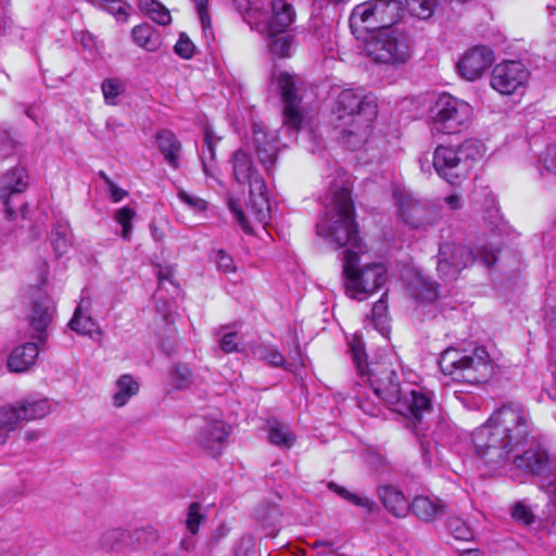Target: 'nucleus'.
Returning <instances> with one entry per match:
<instances>
[{"label": "nucleus", "mask_w": 556, "mask_h": 556, "mask_svg": "<svg viewBox=\"0 0 556 556\" xmlns=\"http://www.w3.org/2000/svg\"><path fill=\"white\" fill-rule=\"evenodd\" d=\"M255 518L266 530V535L274 536L278 531L281 511L277 505H260L256 509Z\"/></svg>", "instance_id": "nucleus-32"}, {"label": "nucleus", "mask_w": 556, "mask_h": 556, "mask_svg": "<svg viewBox=\"0 0 556 556\" xmlns=\"http://www.w3.org/2000/svg\"><path fill=\"white\" fill-rule=\"evenodd\" d=\"M472 115V108L465 101L450 94L441 96L431 116V131L433 134H458L468 127Z\"/></svg>", "instance_id": "nucleus-9"}, {"label": "nucleus", "mask_w": 556, "mask_h": 556, "mask_svg": "<svg viewBox=\"0 0 556 556\" xmlns=\"http://www.w3.org/2000/svg\"><path fill=\"white\" fill-rule=\"evenodd\" d=\"M55 306L53 300L46 293L39 291L34 300L29 324L33 330L38 332L36 339L43 343L47 338L46 330L53 320Z\"/></svg>", "instance_id": "nucleus-20"}, {"label": "nucleus", "mask_w": 556, "mask_h": 556, "mask_svg": "<svg viewBox=\"0 0 556 556\" xmlns=\"http://www.w3.org/2000/svg\"><path fill=\"white\" fill-rule=\"evenodd\" d=\"M213 260L218 268V270L229 274L236 271V265L232 257L227 254L224 250H218L215 252Z\"/></svg>", "instance_id": "nucleus-48"}, {"label": "nucleus", "mask_w": 556, "mask_h": 556, "mask_svg": "<svg viewBox=\"0 0 556 556\" xmlns=\"http://www.w3.org/2000/svg\"><path fill=\"white\" fill-rule=\"evenodd\" d=\"M399 0H367L354 7L350 15L353 34L389 29L401 16Z\"/></svg>", "instance_id": "nucleus-8"}, {"label": "nucleus", "mask_w": 556, "mask_h": 556, "mask_svg": "<svg viewBox=\"0 0 556 556\" xmlns=\"http://www.w3.org/2000/svg\"><path fill=\"white\" fill-rule=\"evenodd\" d=\"M229 210L231 211V213L233 214V217L236 218L237 223L241 226V228L243 229V231H245L247 233H251L252 232V229L247 220V217L242 211V208L240 207V205L231 200L229 201Z\"/></svg>", "instance_id": "nucleus-54"}, {"label": "nucleus", "mask_w": 556, "mask_h": 556, "mask_svg": "<svg viewBox=\"0 0 556 556\" xmlns=\"http://www.w3.org/2000/svg\"><path fill=\"white\" fill-rule=\"evenodd\" d=\"M139 392V383L132 376L122 375L115 382V391L112 396V404L115 407L125 406L128 401Z\"/></svg>", "instance_id": "nucleus-29"}, {"label": "nucleus", "mask_w": 556, "mask_h": 556, "mask_svg": "<svg viewBox=\"0 0 556 556\" xmlns=\"http://www.w3.org/2000/svg\"><path fill=\"white\" fill-rule=\"evenodd\" d=\"M445 203L452 208L457 210L462 205L460 198L457 194H451L445 198Z\"/></svg>", "instance_id": "nucleus-64"}, {"label": "nucleus", "mask_w": 556, "mask_h": 556, "mask_svg": "<svg viewBox=\"0 0 556 556\" xmlns=\"http://www.w3.org/2000/svg\"><path fill=\"white\" fill-rule=\"evenodd\" d=\"M51 410L48 399L28 396L17 405L0 407V445L9 440L23 420L29 421L47 416Z\"/></svg>", "instance_id": "nucleus-11"}, {"label": "nucleus", "mask_w": 556, "mask_h": 556, "mask_svg": "<svg viewBox=\"0 0 556 556\" xmlns=\"http://www.w3.org/2000/svg\"><path fill=\"white\" fill-rule=\"evenodd\" d=\"M268 49L270 53L279 58H288L291 55L293 47V36L285 33H267Z\"/></svg>", "instance_id": "nucleus-37"}, {"label": "nucleus", "mask_w": 556, "mask_h": 556, "mask_svg": "<svg viewBox=\"0 0 556 556\" xmlns=\"http://www.w3.org/2000/svg\"><path fill=\"white\" fill-rule=\"evenodd\" d=\"M75 39L78 40L85 49H90L94 45V38L89 31H77Z\"/></svg>", "instance_id": "nucleus-61"}, {"label": "nucleus", "mask_w": 556, "mask_h": 556, "mask_svg": "<svg viewBox=\"0 0 556 556\" xmlns=\"http://www.w3.org/2000/svg\"><path fill=\"white\" fill-rule=\"evenodd\" d=\"M230 432V427L224 420L213 417H202L194 434L195 443L203 450L216 455Z\"/></svg>", "instance_id": "nucleus-16"}, {"label": "nucleus", "mask_w": 556, "mask_h": 556, "mask_svg": "<svg viewBox=\"0 0 556 556\" xmlns=\"http://www.w3.org/2000/svg\"><path fill=\"white\" fill-rule=\"evenodd\" d=\"M197 540L194 535L185 536L179 543V549L186 553H191L195 549Z\"/></svg>", "instance_id": "nucleus-62"}, {"label": "nucleus", "mask_w": 556, "mask_h": 556, "mask_svg": "<svg viewBox=\"0 0 556 556\" xmlns=\"http://www.w3.org/2000/svg\"><path fill=\"white\" fill-rule=\"evenodd\" d=\"M194 45L184 34L180 35L177 43L175 45V52L184 59H190L193 54Z\"/></svg>", "instance_id": "nucleus-53"}, {"label": "nucleus", "mask_w": 556, "mask_h": 556, "mask_svg": "<svg viewBox=\"0 0 556 556\" xmlns=\"http://www.w3.org/2000/svg\"><path fill=\"white\" fill-rule=\"evenodd\" d=\"M91 307V301L87 298H83L78 303L73 317L68 321V327L74 332L80 336H88L93 338V334L102 336V331L98 327L97 321L91 318L89 312Z\"/></svg>", "instance_id": "nucleus-21"}, {"label": "nucleus", "mask_w": 556, "mask_h": 556, "mask_svg": "<svg viewBox=\"0 0 556 556\" xmlns=\"http://www.w3.org/2000/svg\"><path fill=\"white\" fill-rule=\"evenodd\" d=\"M88 2L115 17L117 23H126L132 7L124 0H88Z\"/></svg>", "instance_id": "nucleus-31"}, {"label": "nucleus", "mask_w": 556, "mask_h": 556, "mask_svg": "<svg viewBox=\"0 0 556 556\" xmlns=\"http://www.w3.org/2000/svg\"><path fill=\"white\" fill-rule=\"evenodd\" d=\"M531 432L532 422L525 406L517 402L506 403L472 433L476 454L486 467L497 469L528 441Z\"/></svg>", "instance_id": "nucleus-3"}, {"label": "nucleus", "mask_w": 556, "mask_h": 556, "mask_svg": "<svg viewBox=\"0 0 556 556\" xmlns=\"http://www.w3.org/2000/svg\"><path fill=\"white\" fill-rule=\"evenodd\" d=\"M439 0H406V7L412 15L426 20L433 14Z\"/></svg>", "instance_id": "nucleus-44"}, {"label": "nucleus", "mask_w": 556, "mask_h": 556, "mask_svg": "<svg viewBox=\"0 0 556 556\" xmlns=\"http://www.w3.org/2000/svg\"><path fill=\"white\" fill-rule=\"evenodd\" d=\"M511 516L516 521L521 522L523 525L532 523L534 518L531 509L521 503H518L513 507Z\"/></svg>", "instance_id": "nucleus-52"}, {"label": "nucleus", "mask_w": 556, "mask_h": 556, "mask_svg": "<svg viewBox=\"0 0 556 556\" xmlns=\"http://www.w3.org/2000/svg\"><path fill=\"white\" fill-rule=\"evenodd\" d=\"M99 175L104 180V182L109 187L110 195L113 202H119L124 199V197L127 194L125 190L117 187L111 178L103 172H100Z\"/></svg>", "instance_id": "nucleus-55"}, {"label": "nucleus", "mask_w": 556, "mask_h": 556, "mask_svg": "<svg viewBox=\"0 0 556 556\" xmlns=\"http://www.w3.org/2000/svg\"><path fill=\"white\" fill-rule=\"evenodd\" d=\"M13 149L14 143L10 137V134L4 129H0V154L9 155Z\"/></svg>", "instance_id": "nucleus-59"}, {"label": "nucleus", "mask_w": 556, "mask_h": 556, "mask_svg": "<svg viewBox=\"0 0 556 556\" xmlns=\"http://www.w3.org/2000/svg\"><path fill=\"white\" fill-rule=\"evenodd\" d=\"M294 18L295 12L289 2L286 0H273L271 15L264 24V30L271 34L285 33Z\"/></svg>", "instance_id": "nucleus-22"}, {"label": "nucleus", "mask_w": 556, "mask_h": 556, "mask_svg": "<svg viewBox=\"0 0 556 556\" xmlns=\"http://www.w3.org/2000/svg\"><path fill=\"white\" fill-rule=\"evenodd\" d=\"M277 84L283 102V125L290 131H299L303 123L301 110L302 99L296 93L294 77L289 73H280Z\"/></svg>", "instance_id": "nucleus-15"}, {"label": "nucleus", "mask_w": 556, "mask_h": 556, "mask_svg": "<svg viewBox=\"0 0 556 556\" xmlns=\"http://www.w3.org/2000/svg\"><path fill=\"white\" fill-rule=\"evenodd\" d=\"M170 384L176 390H187L195 382V377L188 364H176L169 370Z\"/></svg>", "instance_id": "nucleus-35"}, {"label": "nucleus", "mask_w": 556, "mask_h": 556, "mask_svg": "<svg viewBox=\"0 0 556 556\" xmlns=\"http://www.w3.org/2000/svg\"><path fill=\"white\" fill-rule=\"evenodd\" d=\"M100 543L101 547L106 551H121L131 547L129 532L122 529L108 530L102 534Z\"/></svg>", "instance_id": "nucleus-34"}, {"label": "nucleus", "mask_w": 556, "mask_h": 556, "mask_svg": "<svg viewBox=\"0 0 556 556\" xmlns=\"http://www.w3.org/2000/svg\"><path fill=\"white\" fill-rule=\"evenodd\" d=\"M367 55L376 63L399 66L410 59V49L403 37L389 29L372 33L365 42Z\"/></svg>", "instance_id": "nucleus-10"}, {"label": "nucleus", "mask_w": 556, "mask_h": 556, "mask_svg": "<svg viewBox=\"0 0 556 556\" xmlns=\"http://www.w3.org/2000/svg\"><path fill=\"white\" fill-rule=\"evenodd\" d=\"M379 497L386 509L395 517H405L410 508V504L403 493L394 486L386 485L380 488Z\"/></svg>", "instance_id": "nucleus-28"}, {"label": "nucleus", "mask_w": 556, "mask_h": 556, "mask_svg": "<svg viewBox=\"0 0 556 556\" xmlns=\"http://www.w3.org/2000/svg\"><path fill=\"white\" fill-rule=\"evenodd\" d=\"M156 141L161 153L167 164L177 169L179 167L181 143L170 130H161L156 135Z\"/></svg>", "instance_id": "nucleus-27"}, {"label": "nucleus", "mask_w": 556, "mask_h": 556, "mask_svg": "<svg viewBox=\"0 0 556 556\" xmlns=\"http://www.w3.org/2000/svg\"><path fill=\"white\" fill-rule=\"evenodd\" d=\"M238 12L243 16L244 21L249 24H261V13L256 8L252 7L251 0H232Z\"/></svg>", "instance_id": "nucleus-47"}, {"label": "nucleus", "mask_w": 556, "mask_h": 556, "mask_svg": "<svg viewBox=\"0 0 556 556\" xmlns=\"http://www.w3.org/2000/svg\"><path fill=\"white\" fill-rule=\"evenodd\" d=\"M219 348L225 353H231L238 350V343H237V332H227L223 334V337L219 340Z\"/></svg>", "instance_id": "nucleus-56"}, {"label": "nucleus", "mask_w": 556, "mask_h": 556, "mask_svg": "<svg viewBox=\"0 0 556 556\" xmlns=\"http://www.w3.org/2000/svg\"><path fill=\"white\" fill-rule=\"evenodd\" d=\"M377 108L376 98L364 89H345L339 93L333 113L338 121L337 128L351 150L361 148L367 141L377 117Z\"/></svg>", "instance_id": "nucleus-4"}, {"label": "nucleus", "mask_w": 556, "mask_h": 556, "mask_svg": "<svg viewBox=\"0 0 556 556\" xmlns=\"http://www.w3.org/2000/svg\"><path fill=\"white\" fill-rule=\"evenodd\" d=\"M201 504L193 502L188 507L186 527L190 534L195 535L200 525L205 520V516L201 513Z\"/></svg>", "instance_id": "nucleus-45"}, {"label": "nucleus", "mask_w": 556, "mask_h": 556, "mask_svg": "<svg viewBox=\"0 0 556 556\" xmlns=\"http://www.w3.org/2000/svg\"><path fill=\"white\" fill-rule=\"evenodd\" d=\"M529 71L519 61H504L495 65L490 77L491 87L502 94H513L523 88Z\"/></svg>", "instance_id": "nucleus-14"}, {"label": "nucleus", "mask_w": 556, "mask_h": 556, "mask_svg": "<svg viewBox=\"0 0 556 556\" xmlns=\"http://www.w3.org/2000/svg\"><path fill=\"white\" fill-rule=\"evenodd\" d=\"M236 556H255V544L252 538H243L237 545Z\"/></svg>", "instance_id": "nucleus-57"}, {"label": "nucleus", "mask_w": 556, "mask_h": 556, "mask_svg": "<svg viewBox=\"0 0 556 556\" xmlns=\"http://www.w3.org/2000/svg\"><path fill=\"white\" fill-rule=\"evenodd\" d=\"M104 101L109 105L117 104V98L124 92L125 86L118 78H106L101 85Z\"/></svg>", "instance_id": "nucleus-42"}, {"label": "nucleus", "mask_w": 556, "mask_h": 556, "mask_svg": "<svg viewBox=\"0 0 556 556\" xmlns=\"http://www.w3.org/2000/svg\"><path fill=\"white\" fill-rule=\"evenodd\" d=\"M478 257L485 266L490 267L497 261V251L493 248L481 247L478 250Z\"/></svg>", "instance_id": "nucleus-58"}, {"label": "nucleus", "mask_w": 556, "mask_h": 556, "mask_svg": "<svg viewBox=\"0 0 556 556\" xmlns=\"http://www.w3.org/2000/svg\"><path fill=\"white\" fill-rule=\"evenodd\" d=\"M232 176L240 185H249L248 207L256 219L265 224L269 218V199L267 186L256 169L253 160L243 149L236 150L230 157Z\"/></svg>", "instance_id": "nucleus-7"}, {"label": "nucleus", "mask_w": 556, "mask_h": 556, "mask_svg": "<svg viewBox=\"0 0 556 556\" xmlns=\"http://www.w3.org/2000/svg\"><path fill=\"white\" fill-rule=\"evenodd\" d=\"M438 288L437 282L420 273H414L407 282L410 295L425 302H433L438 298Z\"/></svg>", "instance_id": "nucleus-26"}, {"label": "nucleus", "mask_w": 556, "mask_h": 556, "mask_svg": "<svg viewBox=\"0 0 556 556\" xmlns=\"http://www.w3.org/2000/svg\"><path fill=\"white\" fill-rule=\"evenodd\" d=\"M351 188L349 174L342 169L337 170L329 181L324 203L325 214L316 225V232L337 247H352L343 252L345 293L352 299L363 301L383 286L387 268L382 263L359 264L362 247L354 219Z\"/></svg>", "instance_id": "nucleus-1"}, {"label": "nucleus", "mask_w": 556, "mask_h": 556, "mask_svg": "<svg viewBox=\"0 0 556 556\" xmlns=\"http://www.w3.org/2000/svg\"><path fill=\"white\" fill-rule=\"evenodd\" d=\"M178 198L187 204L190 208H192L195 212H202L206 210L207 203L203 199L190 194L186 192L185 190L178 191Z\"/></svg>", "instance_id": "nucleus-50"}, {"label": "nucleus", "mask_w": 556, "mask_h": 556, "mask_svg": "<svg viewBox=\"0 0 556 556\" xmlns=\"http://www.w3.org/2000/svg\"><path fill=\"white\" fill-rule=\"evenodd\" d=\"M517 468L532 475H543L548 470V455L542 448H530L514 458Z\"/></svg>", "instance_id": "nucleus-24"}, {"label": "nucleus", "mask_w": 556, "mask_h": 556, "mask_svg": "<svg viewBox=\"0 0 556 556\" xmlns=\"http://www.w3.org/2000/svg\"><path fill=\"white\" fill-rule=\"evenodd\" d=\"M253 143L256 156L269 175L275 167L279 147L278 136L265 130L260 124L253 125Z\"/></svg>", "instance_id": "nucleus-19"}, {"label": "nucleus", "mask_w": 556, "mask_h": 556, "mask_svg": "<svg viewBox=\"0 0 556 556\" xmlns=\"http://www.w3.org/2000/svg\"><path fill=\"white\" fill-rule=\"evenodd\" d=\"M447 529L456 540L469 541L472 538L471 530L460 518L451 517L447 521Z\"/></svg>", "instance_id": "nucleus-46"}, {"label": "nucleus", "mask_w": 556, "mask_h": 556, "mask_svg": "<svg viewBox=\"0 0 556 556\" xmlns=\"http://www.w3.org/2000/svg\"><path fill=\"white\" fill-rule=\"evenodd\" d=\"M352 358L358 374L367 376L372 392L384 401L392 410L401 414L408 420V427L417 437H431L434 442L438 438L434 432L428 433V416L432 414V399L430 392L412 389L403 394L397 372L393 365L387 361L367 363L362 342L358 339L350 344Z\"/></svg>", "instance_id": "nucleus-2"}, {"label": "nucleus", "mask_w": 556, "mask_h": 556, "mask_svg": "<svg viewBox=\"0 0 556 556\" xmlns=\"http://www.w3.org/2000/svg\"><path fill=\"white\" fill-rule=\"evenodd\" d=\"M136 211L129 206L118 208L114 214V219L122 226L121 236L124 240H129L132 232V219Z\"/></svg>", "instance_id": "nucleus-43"}, {"label": "nucleus", "mask_w": 556, "mask_h": 556, "mask_svg": "<svg viewBox=\"0 0 556 556\" xmlns=\"http://www.w3.org/2000/svg\"><path fill=\"white\" fill-rule=\"evenodd\" d=\"M328 489L334 492L337 495L342 497L343 500L348 501L349 503L363 507L367 509L368 511H372L376 504L374 501L366 496H362L355 493L350 492L348 489L337 484L336 482H329Z\"/></svg>", "instance_id": "nucleus-40"}, {"label": "nucleus", "mask_w": 556, "mask_h": 556, "mask_svg": "<svg viewBox=\"0 0 556 556\" xmlns=\"http://www.w3.org/2000/svg\"><path fill=\"white\" fill-rule=\"evenodd\" d=\"M387 313H388V305L387 302L381 298L379 301H377L371 309V316L372 321L376 326V328H383V325L387 320Z\"/></svg>", "instance_id": "nucleus-51"}, {"label": "nucleus", "mask_w": 556, "mask_h": 556, "mask_svg": "<svg viewBox=\"0 0 556 556\" xmlns=\"http://www.w3.org/2000/svg\"><path fill=\"white\" fill-rule=\"evenodd\" d=\"M268 439L271 444L280 448H291L296 441V437L289 426L278 421L270 424Z\"/></svg>", "instance_id": "nucleus-33"}, {"label": "nucleus", "mask_w": 556, "mask_h": 556, "mask_svg": "<svg viewBox=\"0 0 556 556\" xmlns=\"http://www.w3.org/2000/svg\"><path fill=\"white\" fill-rule=\"evenodd\" d=\"M139 8L144 11L152 21L160 25H168L172 22L169 11L159 1L140 0Z\"/></svg>", "instance_id": "nucleus-39"}, {"label": "nucleus", "mask_w": 556, "mask_h": 556, "mask_svg": "<svg viewBox=\"0 0 556 556\" xmlns=\"http://www.w3.org/2000/svg\"><path fill=\"white\" fill-rule=\"evenodd\" d=\"M37 343H25L15 348L8 359V367L11 371L23 372L29 369L38 356Z\"/></svg>", "instance_id": "nucleus-25"}, {"label": "nucleus", "mask_w": 556, "mask_h": 556, "mask_svg": "<svg viewBox=\"0 0 556 556\" xmlns=\"http://www.w3.org/2000/svg\"><path fill=\"white\" fill-rule=\"evenodd\" d=\"M27 186L28 176L25 168L23 167H14L1 176L0 202L4 206V212L8 219L15 218V199L26 190Z\"/></svg>", "instance_id": "nucleus-17"}, {"label": "nucleus", "mask_w": 556, "mask_h": 556, "mask_svg": "<svg viewBox=\"0 0 556 556\" xmlns=\"http://www.w3.org/2000/svg\"><path fill=\"white\" fill-rule=\"evenodd\" d=\"M51 244L58 256L66 253L71 244V230L66 222H58L51 231Z\"/></svg>", "instance_id": "nucleus-38"}, {"label": "nucleus", "mask_w": 556, "mask_h": 556, "mask_svg": "<svg viewBox=\"0 0 556 556\" xmlns=\"http://www.w3.org/2000/svg\"><path fill=\"white\" fill-rule=\"evenodd\" d=\"M540 162L547 172L556 175V142L546 147L540 155Z\"/></svg>", "instance_id": "nucleus-49"}, {"label": "nucleus", "mask_w": 556, "mask_h": 556, "mask_svg": "<svg viewBox=\"0 0 556 556\" xmlns=\"http://www.w3.org/2000/svg\"><path fill=\"white\" fill-rule=\"evenodd\" d=\"M332 543L326 540H316L314 543L309 544V546L314 549L323 548L320 554L326 555L332 553Z\"/></svg>", "instance_id": "nucleus-63"}, {"label": "nucleus", "mask_w": 556, "mask_h": 556, "mask_svg": "<svg viewBox=\"0 0 556 556\" xmlns=\"http://www.w3.org/2000/svg\"><path fill=\"white\" fill-rule=\"evenodd\" d=\"M204 28L210 26V17L207 14V0H193Z\"/></svg>", "instance_id": "nucleus-60"}, {"label": "nucleus", "mask_w": 556, "mask_h": 556, "mask_svg": "<svg viewBox=\"0 0 556 556\" xmlns=\"http://www.w3.org/2000/svg\"><path fill=\"white\" fill-rule=\"evenodd\" d=\"M443 374L471 384L488 381L492 376V364L485 348L479 346L470 353L456 348L445 349L439 361Z\"/></svg>", "instance_id": "nucleus-6"}, {"label": "nucleus", "mask_w": 556, "mask_h": 556, "mask_svg": "<svg viewBox=\"0 0 556 556\" xmlns=\"http://www.w3.org/2000/svg\"><path fill=\"white\" fill-rule=\"evenodd\" d=\"M482 156L478 140L468 139L457 147L439 146L433 152V167L451 185L466 180L477 160Z\"/></svg>", "instance_id": "nucleus-5"}, {"label": "nucleus", "mask_w": 556, "mask_h": 556, "mask_svg": "<svg viewBox=\"0 0 556 556\" xmlns=\"http://www.w3.org/2000/svg\"><path fill=\"white\" fill-rule=\"evenodd\" d=\"M129 535L132 548L149 546L154 544L160 538L157 529L150 525L135 529L132 532H129Z\"/></svg>", "instance_id": "nucleus-41"}, {"label": "nucleus", "mask_w": 556, "mask_h": 556, "mask_svg": "<svg viewBox=\"0 0 556 556\" xmlns=\"http://www.w3.org/2000/svg\"><path fill=\"white\" fill-rule=\"evenodd\" d=\"M393 194L397 205V216L406 226L413 229H427L435 223L437 213L431 205L400 189L394 190Z\"/></svg>", "instance_id": "nucleus-13"}, {"label": "nucleus", "mask_w": 556, "mask_h": 556, "mask_svg": "<svg viewBox=\"0 0 556 556\" xmlns=\"http://www.w3.org/2000/svg\"><path fill=\"white\" fill-rule=\"evenodd\" d=\"M409 509L418 519L426 522H431L447 513V506L442 500L422 495L412 501Z\"/></svg>", "instance_id": "nucleus-23"}, {"label": "nucleus", "mask_w": 556, "mask_h": 556, "mask_svg": "<svg viewBox=\"0 0 556 556\" xmlns=\"http://www.w3.org/2000/svg\"><path fill=\"white\" fill-rule=\"evenodd\" d=\"M134 42L140 48L154 52L161 46V39L157 31L148 23L137 25L131 30Z\"/></svg>", "instance_id": "nucleus-30"}, {"label": "nucleus", "mask_w": 556, "mask_h": 556, "mask_svg": "<svg viewBox=\"0 0 556 556\" xmlns=\"http://www.w3.org/2000/svg\"><path fill=\"white\" fill-rule=\"evenodd\" d=\"M253 353L258 359L273 367H282L288 371L293 370V364L287 363L283 355L275 346L262 344L256 346Z\"/></svg>", "instance_id": "nucleus-36"}, {"label": "nucleus", "mask_w": 556, "mask_h": 556, "mask_svg": "<svg viewBox=\"0 0 556 556\" xmlns=\"http://www.w3.org/2000/svg\"><path fill=\"white\" fill-rule=\"evenodd\" d=\"M494 62V53L486 46H476L469 49L457 62L458 73L463 78L473 81Z\"/></svg>", "instance_id": "nucleus-18"}, {"label": "nucleus", "mask_w": 556, "mask_h": 556, "mask_svg": "<svg viewBox=\"0 0 556 556\" xmlns=\"http://www.w3.org/2000/svg\"><path fill=\"white\" fill-rule=\"evenodd\" d=\"M437 270L445 281H454L463 269L471 266L476 260L472 250L464 244L444 242L437 255Z\"/></svg>", "instance_id": "nucleus-12"}]
</instances>
